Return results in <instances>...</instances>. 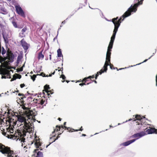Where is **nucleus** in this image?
I'll use <instances>...</instances> for the list:
<instances>
[{
  "label": "nucleus",
  "instance_id": "21",
  "mask_svg": "<svg viewBox=\"0 0 157 157\" xmlns=\"http://www.w3.org/2000/svg\"><path fill=\"white\" fill-rule=\"evenodd\" d=\"M135 118L136 120H138L141 122H142L143 121V118L140 115H136V116Z\"/></svg>",
  "mask_w": 157,
  "mask_h": 157
},
{
  "label": "nucleus",
  "instance_id": "11",
  "mask_svg": "<svg viewBox=\"0 0 157 157\" xmlns=\"http://www.w3.org/2000/svg\"><path fill=\"white\" fill-rule=\"evenodd\" d=\"M109 65V64L108 63H107V61L106 60L103 68L101 69L100 71L97 72L99 74L101 75L105 71L106 72L107 70V66Z\"/></svg>",
  "mask_w": 157,
  "mask_h": 157
},
{
  "label": "nucleus",
  "instance_id": "55",
  "mask_svg": "<svg viewBox=\"0 0 157 157\" xmlns=\"http://www.w3.org/2000/svg\"><path fill=\"white\" fill-rule=\"evenodd\" d=\"M55 73V71H54V72H53L52 74V75H54Z\"/></svg>",
  "mask_w": 157,
  "mask_h": 157
},
{
  "label": "nucleus",
  "instance_id": "19",
  "mask_svg": "<svg viewBox=\"0 0 157 157\" xmlns=\"http://www.w3.org/2000/svg\"><path fill=\"white\" fill-rule=\"evenodd\" d=\"M3 38L4 39L5 42L6 43H7L8 42V38L9 37L7 35L5 34H3Z\"/></svg>",
  "mask_w": 157,
  "mask_h": 157
},
{
  "label": "nucleus",
  "instance_id": "49",
  "mask_svg": "<svg viewBox=\"0 0 157 157\" xmlns=\"http://www.w3.org/2000/svg\"><path fill=\"white\" fill-rule=\"evenodd\" d=\"M93 82H94L95 83H97V81L95 80H94V81H93Z\"/></svg>",
  "mask_w": 157,
  "mask_h": 157
},
{
  "label": "nucleus",
  "instance_id": "35",
  "mask_svg": "<svg viewBox=\"0 0 157 157\" xmlns=\"http://www.w3.org/2000/svg\"><path fill=\"white\" fill-rule=\"evenodd\" d=\"M99 75V74H98V72H97V73L96 74V76H95V79H97V77Z\"/></svg>",
  "mask_w": 157,
  "mask_h": 157
},
{
  "label": "nucleus",
  "instance_id": "13",
  "mask_svg": "<svg viewBox=\"0 0 157 157\" xmlns=\"http://www.w3.org/2000/svg\"><path fill=\"white\" fill-rule=\"evenodd\" d=\"M136 140V139H133L122 143V144L124 146H127L132 143L134 142Z\"/></svg>",
  "mask_w": 157,
  "mask_h": 157
},
{
  "label": "nucleus",
  "instance_id": "38",
  "mask_svg": "<svg viewBox=\"0 0 157 157\" xmlns=\"http://www.w3.org/2000/svg\"><path fill=\"white\" fill-rule=\"evenodd\" d=\"M25 85V84H21L20 85V87H21V88H22L23 87H24Z\"/></svg>",
  "mask_w": 157,
  "mask_h": 157
},
{
  "label": "nucleus",
  "instance_id": "33",
  "mask_svg": "<svg viewBox=\"0 0 157 157\" xmlns=\"http://www.w3.org/2000/svg\"><path fill=\"white\" fill-rule=\"evenodd\" d=\"M19 36L21 38H22L24 36H25V35L24 34V35H23L22 34V33H19Z\"/></svg>",
  "mask_w": 157,
  "mask_h": 157
},
{
  "label": "nucleus",
  "instance_id": "52",
  "mask_svg": "<svg viewBox=\"0 0 157 157\" xmlns=\"http://www.w3.org/2000/svg\"><path fill=\"white\" fill-rule=\"evenodd\" d=\"M21 78V75H20L19 76V77H18V78L19 79H20V78Z\"/></svg>",
  "mask_w": 157,
  "mask_h": 157
},
{
  "label": "nucleus",
  "instance_id": "34",
  "mask_svg": "<svg viewBox=\"0 0 157 157\" xmlns=\"http://www.w3.org/2000/svg\"><path fill=\"white\" fill-rule=\"evenodd\" d=\"M33 99V98H32L31 97H29L28 98V99L30 101H32V99Z\"/></svg>",
  "mask_w": 157,
  "mask_h": 157
},
{
  "label": "nucleus",
  "instance_id": "42",
  "mask_svg": "<svg viewBox=\"0 0 157 157\" xmlns=\"http://www.w3.org/2000/svg\"><path fill=\"white\" fill-rule=\"evenodd\" d=\"M132 120V119H129L128 120V121H126L124 122H123V123H124V122H127L128 121H130L131 120Z\"/></svg>",
  "mask_w": 157,
  "mask_h": 157
},
{
  "label": "nucleus",
  "instance_id": "25",
  "mask_svg": "<svg viewBox=\"0 0 157 157\" xmlns=\"http://www.w3.org/2000/svg\"><path fill=\"white\" fill-rule=\"evenodd\" d=\"M6 53V51L4 49V48L2 47V54L3 56L4 57H5V56L4 55Z\"/></svg>",
  "mask_w": 157,
  "mask_h": 157
},
{
  "label": "nucleus",
  "instance_id": "32",
  "mask_svg": "<svg viewBox=\"0 0 157 157\" xmlns=\"http://www.w3.org/2000/svg\"><path fill=\"white\" fill-rule=\"evenodd\" d=\"M21 59L20 57V56H17V63H18L19 62V61Z\"/></svg>",
  "mask_w": 157,
  "mask_h": 157
},
{
  "label": "nucleus",
  "instance_id": "44",
  "mask_svg": "<svg viewBox=\"0 0 157 157\" xmlns=\"http://www.w3.org/2000/svg\"><path fill=\"white\" fill-rule=\"evenodd\" d=\"M65 21H63L62 22V24H65Z\"/></svg>",
  "mask_w": 157,
  "mask_h": 157
},
{
  "label": "nucleus",
  "instance_id": "61",
  "mask_svg": "<svg viewBox=\"0 0 157 157\" xmlns=\"http://www.w3.org/2000/svg\"><path fill=\"white\" fill-rule=\"evenodd\" d=\"M90 83V82L89 83H87V85H88Z\"/></svg>",
  "mask_w": 157,
  "mask_h": 157
},
{
  "label": "nucleus",
  "instance_id": "2",
  "mask_svg": "<svg viewBox=\"0 0 157 157\" xmlns=\"http://www.w3.org/2000/svg\"><path fill=\"white\" fill-rule=\"evenodd\" d=\"M132 5L130 6V7L128 9L127 11L124 13V14L120 18L118 21H117L118 18V17L112 19V21L114 25V28L113 31V34L111 37V40L110 42V45H111V46H112V44H113L116 34L118 30V28L120 25L121 23V20L122 18L123 17V19L122 20V21H123L124 20V18L127 17L131 15V13L133 12L131 11L132 10Z\"/></svg>",
  "mask_w": 157,
  "mask_h": 157
},
{
  "label": "nucleus",
  "instance_id": "51",
  "mask_svg": "<svg viewBox=\"0 0 157 157\" xmlns=\"http://www.w3.org/2000/svg\"><path fill=\"white\" fill-rule=\"evenodd\" d=\"M58 120L59 121H61V119L60 118H59L58 119Z\"/></svg>",
  "mask_w": 157,
  "mask_h": 157
},
{
  "label": "nucleus",
  "instance_id": "20",
  "mask_svg": "<svg viewBox=\"0 0 157 157\" xmlns=\"http://www.w3.org/2000/svg\"><path fill=\"white\" fill-rule=\"evenodd\" d=\"M42 52H39L38 54V59H43L44 58V55L42 54Z\"/></svg>",
  "mask_w": 157,
  "mask_h": 157
},
{
  "label": "nucleus",
  "instance_id": "45",
  "mask_svg": "<svg viewBox=\"0 0 157 157\" xmlns=\"http://www.w3.org/2000/svg\"><path fill=\"white\" fill-rule=\"evenodd\" d=\"M82 128V127H81V128L80 129H79V130L82 131L83 130V129Z\"/></svg>",
  "mask_w": 157,
  "mask_h": 157
},
{
  "label": "nucleus",
  "instance_id": "27",
  "mask_svg": "<svg viewBox=\"0 0 157 157\" xmlns=\"http://www.w3.org/2000/svg\"><path fill=\"white\" fill-rule=\"evenodd\" d=\"M31 78L33 80V81H34L35 79V78L36 77V75H33V76H31Z\"/></svg>",
  "mask_w": 157,
  "mask_h": 157
},
{
  "label": "nucleus",
  "instance_id": "9",
  "mask_svg": "<svg viewBox=\"0 0 157 157\" xmlns=\"http://www.w3.org/2000/svg\"><path fill=\"white\" fill-rule=\"evenodd\" d=\"M12 70L9 71L8 70H5L1 73V74L2 75V78H8L9 77H10V71H12Z\"/></svg>",
  "mask_w": 157,
  "mask_h": 157
},
{
  "label": "nucleus",
  "instance_id": "40",
  "mask_svg": "<svg viewBox=\"0 0 157 157\" xmlns=\"http://www.w3.org/2000/svg\"><path fill=\"white\" fill-rule=\"evenodd\" d=\"M156 86H157V75L156 76Z\"/></svg>",
  "mask_w": 157,
  "mask_h": 157
},
{
  "label": "nucleus",
  "instance_id": "53",
  "mask_svg": "<svg viewBox=\"0 0 157 157\" xmlns=\"http://www.w3.org/2000/svg\"><path fill=\"white\" fill-rule=\"evenodd\" d=\"M86 136V135L85 134H82V136Z\"/></svg>",
  "mask_w": 157,
  "mask_h": 157
},
{
  "label": "nucleus",
  "instance_id": "54",
  "mask_svg": "<svg viewBox=\"0 0 157 157\" xmlns=\"http://www.w3.org/2000/svg\"><path fill=\"white\" fill-rule=\"evenodd\" d=\"M66 122H64V125H65L66 124Z\"/></svg>",
  "mask_w": 157,
  "mask_h": 157
},
{
  "label": "nucleus",
  "instance_id": "16",
  "mask_svg": "<svg viewBox=\"0 0 157 157\" xmlns=\"http://www.w3.org/2000/svg\"><path fill=\"white\" fill-rule=\"evenodd\" d=\"M0 13L5 14L7 13L6 10L2 6L0 5Z\"/></svg>",
  "mask_w": 157,
  "mask_h": 157
},
{
  "label": "nucleus",
  "instance_id": "31",
  "mask_svg": "<svg viewBox=\"0 0 157 157\" xmlns=\"http://www.w3.org/2000/svg\"><path fill=\"white\" fill-rule=\"evenodd\" d=\"M60 78H62L63 79H65L66 78V77L65 76L63 75H62L60 76Z\"/></svg>",
  "mask_w": 157,
  "mask_h": 157
},
{
  "label": "nucleus",
  "instance_id": "64",
  "mask_svg": "<svg viewBox=\"0 0 157 157\" xmlns=\"http://www.w3.org/2000/svg\"><path fill=\"white\" fill-rule=\"evenodd\" d=\"M33 73V72H31V74H32V73Z\"/></svg>",
  "mask_w": 157,
  "mask_h": 157
},
{
  "label": "nucleus",
  "instance_id": "22",
  "mask_svg": "<svg viewBox=\"0 0 157 157\" xmlns=\"http://www.w3.org/2000/svg\"><path fill=\"white\" fill-rule=\"evenodd\" d=\"M12 24L13 26L15 28H21L17 26V23L14 20H13L12 21Z\"/></svg>",
  "mask_w": 157,
  "mask_h": 157
},
{
  "label": "nucleus",
  "instance_id": "28",
  "mask_svg": "<svg viewBox=\"0 0 157 157\" xmlns=\"http://www.w3.org/2000/svg\"><path fill=\"white\" fill-rule=\"evenodd\" d=\"M26 30H27V29L25 27L24 28H23L22 29V31H21L22 32V34L23 35H24V33L25 32Z\"/></svg>",
  "mask_w": 157,
  "mask_h": 157
},
{
  "label": "nucleus",
  "instance_id": "50",
  "mask_svg": "<svg viewBox=\"0 0 157 157\" xmlns=\"http://www.w3.org/2000/svg\"><path fill=\"white\" fill-rule=\"evenodd\" d=\"M73 130H74L75 131H79V129H77V130H75L74 129H73Z\"/></svg>",
  "mask_w": 157,
  "mask_h": 157
},
{
  "label": "nucleus",
  "instance_id": "26",
  "mask_svg": "<svg viewBox=\"0 0 157 157\" xmlns=\"http://www.w3.org/2000/svg\"><path fill=\"white\" fill-rule=\"evenodd\" d=\"M3 19L2 17H0V26L1 27L3 26V24L2 22H3Z\"/></svg>",
  "mask_w": 157,
  "mask_h": 157
},
{
  "label": "nucleus",
  "instance_id": "59",
  "mask_svg": "<svg viewBox=\"0 0 157 157\" xmlns=\"http://www.w3.org/2000/svg\"><path fill=\"white\" fill-rule=\"evenodd\" d=\"M109 127H113V126H111V125H110L109 126Z\"/></svg>",
  "mask_w": 157,
  "mask_h": 157
},
{
  "label": "nucleus",
  "instance_id": "60",
  "mask_svg": "<svg viewBox=\"0 0 157 157\" xmlns=\"http://www.w3.org/2000/svg\"><path fill=\"white\" fill-rule=\"evenodd\" d=\"M62 81V82H65V81L64 80H63V81Z\"/></svg>",
  "mask_w": 157,
  "mask_h": 157
},
{
  "label": "nucleus",
  "instance_id": "6",
  "mask_svg": "<svg viewBox=\"0 0 157 157\" xmlns=\"http://www.w3.org/2000/svg\"><path fill=\"white\" fill-rule=\"evenodd\" d=\"M144 0H135L134 1V2L135 3L133 6H132V10H131V12H135L137 10V7L140 5L142 4V2Z\"/></svg>",
  "mask_w": 157,
  "mask_h": 157
},
{
  "label": "nucleus",
  "instance_id": "58",
  "mask_svg": "<svg viewBox=\"0 0 157 157\" xmlns=\"http://www.w3.org/2000/svg\"><path fill=\"white\" fill-rule=\"evenodd\" d=\"M66 82L67 83H68V82H69V81L66 80Z\"/></svg>",
  "mask_w": 157,
  "mask_h": 157
},
{
  "label": "nucleus",
  "instance_id": "17",
  "mask_svg": "<svg viewBox=\"0 0 157 157\" xmlns=\"http://www.w3.org/2000/svg\"><path fill=\"white\" fill-rule=\"evenodd\" d=\"M57 57H62V60H63V56L62 54L61 50L59 48L57 50Z\"/></svg>",
  "mask_w": 157,
  "mask_h": 157
},
{
  "label": "nucleus",
  "instance_id": "37",
  "mask_svg": "<svg viewBox=\"0 0 157 157\" xmlns=\"http://www.w3.org/2000/svg\"><path fill=\"white\" fill-rule=\"evenodd\" d=\"M58 34H57V36L53 39V41H55V40L56 39H57V36H58Z\"/></svg>",
  "mask_w": 157,
  "mask_h": 157
},
{
  "label": "nucleus",
  "instance_id": "12",
  "mask_svg": "<svg viewBox=\"0 0 157 157\" xmlns=\"http://www.w3.org/2000/svg\"><path fill=\"white\" fill-rule=\"evenodd\" d=\"M145 132L146 133V135L147 134H151L154 133H157V129L154 128H151L147 130Z\"/></svg>",
  "mask_w": 157,
  "mask_h": 157
},
{
  "label": "nucleus",
  "instance_id": "18",
  "mask_svg": "<svg viewBox=\"0 0 157 157\" xmlns=\"http://www.w3.org/2000/svg\"><path fill=\"white\" fill-rule=\"evenodd\" d=\"M56 128H57V131H58V130H60V129H61V128H66L67 130H69V132H71V130H69V129L70 128H67L65 126H63L62 125L61 127H59L58 126H56Z\"/></svg>",
  "mask_w": 157,
  "mask_h": 157
},
{
  "label": "nucleus",
  "instance_id": "39",
  "mask_svg": "<svg viewBox=\"0 0 157 157\" xmlns=\"http://www.w3.org/2000/svg\"><path fill=\"white\" fill-rule=\"evenodd\" d=\"M60 137L59 136H58L56 138V139H55L53 141H52V143L53 142H55V140H57Z\"/></svg>",
  "mask_w": 157,
  "mask_h": 157
},
{
  "label": "nucleus",
  "instance_id": "3",
  "mask_svg": "<svg viewBox=\"0 0 157 157\" xmlns=\"http://www.w3.org/2000/svg\"><path fill=\"white\" fill-rule=\"evenodd\" d=\"M0 152L7 157H17V156L13 154V151L10 150V147H6L1 144H0Z\"/></svg>",
  "mask_w": 157,
  "mask_h": 157
},
{
  "label": "nucleus",
  "instance_id": "23",
  "mask_svg": "<svg viewBox=\"0 0 157 157\" xmlns=\"http://www.w3.org/2000/svg\"><path fill=\"white\" fill-rule=\"evenodd\" d=\"M94 75H93L92 76H89V77H86V78H84L83 79V80L82 81V82H83V81H85V82H86L87 81V80H86L87 79L90 78H94Z\"/></svg>",
  "mask_w": 157,
  "mask_h": 157
},
{
  "label": "nucleus",
  "instance_id": "5",
  "mask_svg": "<svg viewBox=\"0 0 157 157\" xmlns=\"http://www.w3.org/2000/svg\"><path fill=\"white\" fill-rule=\"evenodd\" d=\"M7 56L4 58V61L6 60L7 59L6 61L8 63H12L13 62L14 58V55L11 52H7L6 53Z\"/></svg>",
  "mask_w": 157,
  "mask_h": 157
},
{
  "label": "nucleus",
  "instance_id": "8",
  "mask_svg": "<svg viewBox=\"0 0 157 157\" xmlns=\"http://www.w3.org/2000/svg\"><path fill=\"white\" fill-rule=\"evenodd\" d=\"M146 135V133L145 131H143L140 132L139 133H138L135 134H133L132 135V137L133 138H137L136 139V140L142 136Z\"/></svg>",
  "mask_w": 157,
  "mask_h": 157
},
{
  "label": "nucleus",
  "instance_id": "57",
  "mask_svg": "<svg viewBox=\"0 0 157 157\" xmlns=\"http://www.w3.org/2000/svg\"><path fill=\"white\" fill-rule=\"evenodd\" d=\"M55 132V130L52 132V134H53Z\"/></svg>",
  "mask_w": 157,
  "mask_h": 157
},
{
  "label": "nucleus",
  "instance_id": "43",
  "mask_svg": "<svg viewBox=\"0 0 157 157\" xmlns=\"http://www.w3.org/2000/svg\"><path fill=\"white\" fill-rule=\"evenodd\" d=\"M49 59L50 60L51 59V54L49 55Z\"/></svg>",
  "mask_w": 157,
  "mask_h": 157
},
{
  "label": "nucleus",
  "instance_id": "30",
  "mask_svg": "<svg viewBox=\"0 0 157 157\" xmlns=\"http://www.w3.org/2000/svg\"><path fill=\"white\" fill-rule=\"evenodd\" d=\"M44 88L46 90H48L50 89V87H49V85H46L45 86H44Z\"/></svg>",
  "mask_w": 157,
  "mask_h": 157
},
{
  "label": "nucleus",
  "instance_id": "63",
  "mask_svg": "<svg viewBox=\"0 0 157 157\" xmlns=\"http://www.w3.org/2000/svg\"><path fill=\"white\" fill-rule=\"evenodd\" d=\"M98 133H96L95 134H94V135L97 134H98Z\"/></svg>",
  "mask_w": 157,
  "mask_h": 157
},
{
  "label": "nucleus",
  "instance_id": "56",
  "mask_svg": "<svg viewBox=\"0 0 157 157\" xmlns=\"http://www.w3.org/2000/svg\"><path fill=\"white\" fill-rule=\"evenodd\" d=\"M82 84H83V86L84 85H86V84H85V83H82Z\"/></svg>",
  "mask_w": 157,
  "mask_h": 157
},
{
  "label": "nucleus",
  "instance_id": "36",
  "mask_svg": "<svg viewBox=\"0 0 157 157\" xmlns=\"http://www.w3.org/2000/svg\"><path fill=\"white\" fill-rule=\"evenodd\" d=\"M47 93L48 95H49V92H50L51 94H52V93L51 91H47Z\"/></svg>",
  "mask_w": 157,
  "mask_h": 157
},
{
  "label": "nucleus",
  "instance_id": "46",
  "mask_svg": "<svg viewBox=\"0 0 157 157\" xmlns=\"http://www.w3.org/2000/svg\"><path fill=\"white\" fill-rule=\"evenodd\" d=\"M127 68V67H125V68H121L119 69V70H122V69H123L124 68Z\"/></svg>",
  "mask_w": 157,
  "mask_h": 157
},
{
  "label": "nucleus",
  "instance_id": "10",
  "mask_svg": "<svg viewBox=\"0 0 157 157\" xmlns=\"http://www.w3.org/2000/svg\"><path fill=\"white\" fill-rule=\"evenodd\" d=\"M21 44L25 50L26 51L28 49L29 45L25 41L24 39H23L21 40Z\"/></svg>",
  "mask_w": 157,
  "mask_h": 157
},
{
  "label": "nucleus",
  "instance_id": "24",
  "mask_svg": "<svg viewBox=\"0 0 157 157\" xmlns=\"http://www.w3.org/2000/svg\"><path fill=\"white\" fill-rule=\"evenodd\" d=\"M52 74H50L49 76L48 75H46L44 74L43 73H41L40 75H39L40 76H42L43 77H48V76L51 77L52 76Z\"/></svg>",
  "mask_w": 157,
  "mask_h": 157
},
{
  "label": "nucleus",
  "instance_id": "1",
  "mask_svg": "<svg viewBox=\"0 0 157 157\" xmlns=\"http://www.w3.org/2000/svg\"><path fill=\"white\" fill-rule=\"evenodd\" d=\"M17 117L18 121L22 123L20 126L22 129L17 133L15 132L14 134L7 135L6 137L14 140L19 139L21 140V139L22 141H24L25 139L24 137L26 136V133L31 132L33 130V122L36 121L35 115L33 111H29L28 112H26L25 114L18 115Z\"/></svg>",
  "mask_w": 157,
  "mask_h": 157
},
{
  "label": "nucleus",
  "instance_id": "62",
  "mask_svg": "<svg viewBox=\"0 0 157 157\" xmlns=\"http://www.w3.org/2000/svg\"><path fill=\"white\" fill-rule=\"evenodd\" d=\"M120 123H118V125H120Z\"/></svg>",
  "mask_w": 157,
  "mask_h": 157
},
{
  "label": "nucleus",
  "instance_id": "15",
  "mask_svg": "<svg viewBox=\"0 0 157 157\" xmlns=\"http://www.w3.org/2000/svg\"><path fill=\"white\" fill-rule=\"evenodd\" d=\"M33 101L34 102V103H36L38 104H40L41 105H43L44 102V101L43 100H39L37 99H33Z\"/></svg>",
  "mask_w": 157,
  "mask_h": 157
},
{
  "label": "nucleus",
  "instance_id": "29",
  "mask_svg": "<svg viewBox=\"0 0 157 157\" xmlns=\"http://www.w3.org/2000/svg\"><path fill=\"white\" fill-rule=\"evenodd\" d=\"M152 56H151L148 59H145V60H144L143 62L142 63H139V64H136V65H139L140 64L142 63H144V62H146L148 59H150L151 57ZM136 66V65H134L133 66Z\"/></svg>",
  "mask_w": 157,
  "mask_h": 157
},
{
  "label": "nucleus",
  "instance_id": "47",
  "mask_svg": "<svg viewBox=\"0 0 157 157\" xmlns=\"http://www.w3.org/2000/svg\"><path fill=\"white\" fill-rule=\"evenodd\" d=\"M13 131V130H12H12H10V132L11 133H13V132H12V131Z\"/></svg>",
  "mask_w": 157,
  "mask_h": 157
},
{
  "label": "nucleus",
  "instance_id": "7",
  "mask_svg": "<svg viewBox=\"0 0 157 157\" xmlns=\"http://www.w3.org/2000/svg\"><path fill=\"white\" fill-rule=\"evenodd\" d=\"M15 7L17 13L22 17H25V16L24 13L21 7L19 5L15 6Z\"/></svg>",
  "mask_w": 157,
  "mask_h": 157
},
{
  "label": "nucleus",
  "instance_id": "14",
  "mask_svg": "<svg viewBox=\"0 0 157 157\" xmlns=\"http://www.w3.org/2000/svg\"><path fill=\"white\" fill-rule=\"evenodd\" d=\"M34 152L36 154L37 157H43V154L42 152L39 151V150L38 149H35Z\"/></svg>",
  "mask_w": 157,
  "mask_h": 157
},
{
  "label": "nucleus",
  "instance_id": "4",
  "mask_svg": "<svg viewBox=\"0 0 157 157\" xmlns=\"http://www.w3.org/2000/svg\"><path fill=\"white\" fill-rule=\"evenodd\" d=\"M113 44H112V46L110 45V43L109 42V45L108 46L107 49V51L106 55V60L107 61V63H108L110 65V68L111 69H112V67H113V65L111 64L110 61V56L111 54V49H112Z\"/></svg>",
  "mask_w": 157,
  "mask_h": 157
},
{
  "label": "nucleus",
  "instance_id": "48",
  "mask_svg": "<svg viewBox=\"0 0 157 157\" xmlns=\"http://www.w3.org/2000/svg\"><path fill=\"white\" fill-rule=\"evenodd\" d=\"M79 85L81 86H83V84L82 83H81L79 84Z\"/></svg>",
  "mask_w": 157,
  "mask_h": 157
},
{
  "label": "nucleus",
  "instance_id": "41",
  "mask_svg": "<svg viewBox=\"0 0 157 157\" xmlns=\"http://www.w3.org/2000/svg\"><path fill=\"white\" fill-rule=\"evenodd\" d=\"M16 78H12V79H11V81H13V80H16Z\"/></svg>",
  "mask_w": 157,
  "mask_h": 157
}]
</instances>
